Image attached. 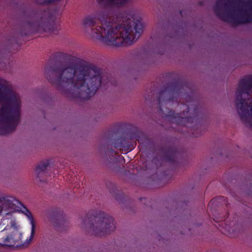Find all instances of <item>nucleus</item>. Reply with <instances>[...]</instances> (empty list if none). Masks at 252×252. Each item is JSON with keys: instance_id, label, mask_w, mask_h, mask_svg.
Instances as JSON below:
<instances>
[{"instance_id": "obj_1", "label": "nucleus", "mask_w": 252, "mask_h": 252, "mask_svg": "<svg viewBox=\"0 0 252 252\" xmlns=\"http://www.w3.org/2000/svg\"><path fill=\"white\" fill-rule=\"evenodd\" d=\"M134 20L133 16L127 13L109 15L99 12L86 16L82 24L86 35L92 39L110 45L127 46L142 32V23Z\"/></svg>"}, {"instance_id": "obj_2", "label": "nucleus", "mask_w": 252, "mask_h": 252, "mask_svg": "<svg viewBox=\"0 0 252 252\" xmlns=\"http://www.w3.org/2000/svg\"><path fill=\"white\" fill-rule=\"evenodd\" d=\"M58 78L53 82L58 87L66 89L75 97L88 99L103 83V75L96 66L80 60L70 62L58 69Z\"/></svg>"}, {"instance_id": "obj_3", "label": "nucleus", "mask_w": 252, "mask_h": 252, "mask_svg": "<svg viewBox=\"0 0 252 252\" xmlns=\"http://www.w3.org/2000/svg\"><path fill=\"white\" fill-rule=\"evenodd\" d=\"M0 134L12 131L20 120L21 97L8 83L0 79Z\"/></svg>"}, {"instance_id": "obj_4", "label": "nucleus", "mask_w": 252, "mask_h": 252, "mask_svg": "<svg viewBox=\"0 0 252 252\" xmlns=\"http://www.w3.org/2000/svg\"><path fill=\"white\" fill-rule=\"evenodd\" d=\"M215 11L228 22L250 23L252 21V0H218Z\"/></svg>"}, {"instance_id": "obj_5", "label": "nucleus", "mask_w": 252, "mask_h": 252, "mask_svg": "<svg viewBox=\"0 0 252 252\" xmlns=\"http://www.w3.org/2000/svg\"><path fill=\"white\" fill-rule=\"evenodd\" d=\"M236 108L241 120L252 126V79H242L236 93Z\"/></svg>"}, {"instance_id": "obj_6", "label": "nucleus", "mask_w": 252, "mask_h": 252, "mask_svg": "<svg viewBox=\"0 0 252 252\" xmlns=\"http://www.w3.org/2000/svg\"><path fill=\"white\" fill-rule=\"evenodd\" d=\"M2 222L6 226L0 231V246L13 248L20 246H27L26 242L22 244V233L20 225L14 217L4 218Z\"/></svg>"}, {"instance_id": "obj_7", "label": "nucleus", "mask_w": 252, "mask_h": 252, "mask_svg": "<svg viewBox=\"0 0 252 252\" xmlns=\"http://www.w3.org/2000/svg\"><path fill=\"white\" fill-rule=\"evenodd\" d=\"M85 221L89 222L88 227L90 231L96 235L102 236L108 234L115 228L113 218L103 213L92 216Z\"/></svg>"}, {"instance_id": "obj_8", "label": "nucleus", "mask_w": 252, "mask_h": 252, "mask_svg": "<svg viewBox=\"0 0 252 252\" xmlns=\"http://www.w3.org/2000/svg\"><path fill=\"white\" fill-rule=\"evenodd\" d=\"M17 203L18 201L13 196H6L1 197L0 200V214L3 211H7L8 212L6 213V216L5 218L13 217L10 213L15 209Z\"/></svg>"}, {"instance_id": "obj_9", "label": "nucleus", "mask_w": 252, "mask_h": 252, "mask_svg": "<svg viewBox=\"0 0 252 252\" xmlns=\"http://www.w3.org/2000/svg\"><path fill=\"white\" fill-rule=\"evenodd\" d=\"M41 28L43 29V31L48 32L49 34H57L61 29L60 25L59 23H53L48 24L45 23L41 26Z\"/></svg>"}, {"instance_id": "obj_10", "label": "nucleus", "mask_w": 252, "mask_h": 252, "mask_svg": "<svg viewBox=\"0 0 252 252\" xmlns=\"http://www.w3.org/2000/svg\"><path fill=\"white\" fill-rule=\"evenodd\" d=\"M25 214L27 216V217L28 218V219L30 221V224L31 225V236L29 239H27V242H26L27 245H29L32 241V240L33 238V236L34 235L35 231V223L34 222V219L32 217L31 213L29 210H26Z\"/></svg>"}, {"instance_id": "obj_11", "label": "nucleus", "mask_w": 252, "mask_h": 252, "mask_svg": "<svg viewBox=\"0 0 252 252\" xmlns=\"http://www.w3.org/2000/svg\"><path fill=\"white\" fill-rule=\"evenodd\" d=\"M46 165L42 164L38 165L35 171V176L36 180L42 181L43 176L45 175V170L46 168Z\"/></svg>"}, {"instance_id": "obj_12", "label": "nucleus", "mask_w": 252, "mask_h": 252, "mask_svg": "<svg viewBox=\"0 0 252 252\" xmlns=\"http://www.w3.org/2000/svg\"><path fill=\"white\" fill-rule=\"evenodd\" d=\"M99 3L106 2L110 4L121 6L125 4L129 0H96Z\"/></svg>"}]
</instances>
